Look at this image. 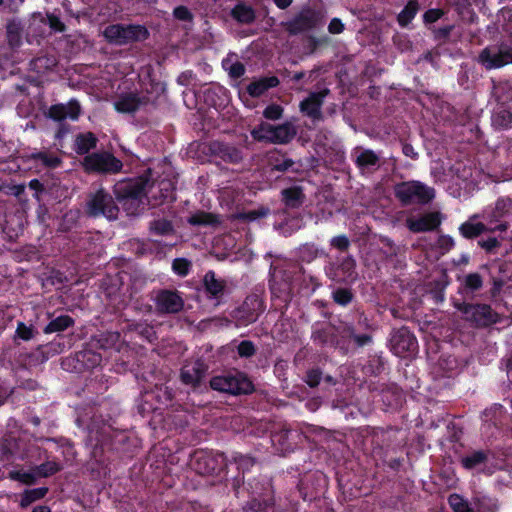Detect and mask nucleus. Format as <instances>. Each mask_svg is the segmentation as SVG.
Returning <instances> with one entry per match:
<instances>
[{"instance_id": "1", "label": "nucleus", "mask_w": 512, "mask_h": 512, "mask_svg": "<svg viewBox=\"0 0 512 512\" xmlns=\"http://www.w3.org/2000/svg\"><path fill=\"white\" fill-rule=\"evenodd\" d=\"M376 325L370 321L365 312L358 311L357 321L342 322L339 326V334L347 347V355L359 349L372 346Z\"/></svg>"}, {"instance_id": "2", "label": "nucleus", "mask_w": 512, "mask_h": 512, "mask_svg": "<svg viewBox=\"0 0 512 512\" xmlns=\"http://www.w3.org/2000/svg\"><path fill=\"white\" fill-rule=\"evenodd\" d=\"M147 178L138 177L120 181L114 186L116 199L122 203L128 215H136L140 211L146 197Z\"/></svg>"}, {"instance_id": "3", "label": "nucleus", "mask_w": 512, "mask_h": 512, "mask_svg": "<svg viewBox=\"0 0 512 512\" xmlns=\"http://www.w3.org/2000/svg\"><path fill=\"white\" fill-rule=\"evenodd\" d=\"M229 461L224 453L198 449L191 457V468L199 475L222 478L226 476Z\"/></svg>"}, {"instance_id": "4", "label": "nucleus", "mask_w": 512, "mask_h": 512, "mask_svg": "<svg viewBox=\"0 0 512 512\" xmlns=\"http://www.w3.org/2000/svg\"><path fill=\"white\" fill-rule=\"evenodd\" d=\"M211 389L230 395H250L255 386L247 374L234 370L211 378Z\"/></svg>"}, {"instance_id": "5", "label": "nucleus", "mask_w": 512, "mask_h": 512, "mask_svg": "<svg viewBox=\"0 0 512 512\" xmlns=\"http://www.w3.org/2000/svg\"><path fill=\"white\" fill-rule=\"evenodd\" d=\"M476 62L486 71L512 64V43L501 40L488 44L478 53Z\"/></svg>"}, {"instance_id": "6", "label": "nucleus", "mask_w": 512, "mask_h": 512, "mask_svg": "<svg viewBox=\"0 0 512 512\" xmlns=\"http://www.w3.org/2000/svg\"><path fill=\"white\" fill-rule=\"evenodd\" d=\"M394 195L402 206L426 205L435 197V190L417 181H403L394 185Z\"/></svg>"}, {"instance_id": "7", "label": "nucleus", "mask_w": 512, "mask_h": 512, "mask_svg": "<svg viewBox=\"0 0 512 512\" xmlns=\"http://www.w3.org/2000/svg\"><path fill=\"white\" fill-rule=\"evenodd\" d=\"M324 273L329 280L337 284H353L358 278L356 260L352 255L338 256L326 262Z\"/></svg>"}, {"instance_id": "8", "label": "nucleus", "mask_w": 512, "mask_h": 512, "mask_svg": "<svg viewBox=\"0 0 512 512\" xmlns=\"http://www.w3.org/2000/svg\"><path fill=\"white\" fill-rule=\"evenodd\" d=\"M296 134L297 129L291 122L280 125L262 122L251 131V135L256 141L274 144H287L293 140Z\"/></svg>"}, {"instance_id": "9", "label": "nucleus", "mask_w": 512, "mask_h": 512, "mask_svg": "<svg viewBox=\"0 0 512 512\" xmlns=\"http://www.w3.org/2000/svg\"><path fill=\"white\" fill-rule=\"evenodd\" d=\"M85 213L92 218L105 217L108 220H115L118 217L119 208L113 196L105 189L100 188L89 194Z\"/></svg>"}, {"instance_id": "10", "label": "nucleus", "mask_w": 512, "mask_h": 512, "mask_svg": "<svg viewBox=\"0 0 512 512\" xmlns=\"http://www.w3.org/2000/svg\"><path fill=\"white\" fill-rule=\"evenodd\" d=\"M81 166L87 174L112 175L122 170L123 163L112 153L100 151L84 156Z\"/></svg>"}, {"instance_id": "11", "label": "nucleus", "mask_w": 512, "mask_h": 512, "mask_svg": "<svg viewBox=\"0 0 512 512\" xmlns=\"http://www.w3.org/2000/svg\"><path fill=\"white\" fill-rule=\"evenodd\" d=\"M266 309L262 293L253 292L246 296L241 305L231 312V317L238 327L255 323Z\"/></svg>"}, {"instance_id": "12", "label": "nucleus", "mask_w": 512, "mask_h": 512, "mask_svg": "<svg viewBox=\"0 0 512 512\" xmlns=\"http://www.w3.org/2000/svg\"><path fill=\"white\" fill-rule=\"evenodd\" d=\"M104 36L109 43L126 45L146 40L149 37V31L143 25L112 24L106 27Z\"/></svg>"}, {"instance_id": "13", "label": "nucleus", "mask_w": 512, "mask_h": 512, "mask_svg": "<svg viewBox=\"0 0 512 512\" xmlns=\"http://www.w3.org/2000/svg\"><path fill=\"white\" fill-rule=\"evenodd\" d=\"M483 218L495 233L506 232L512 222V197H499L492 207L484 211Z\"/></svg>"}, {"instance_id": "14", "label": "nucleus", "mask_w": 512, "mask_h": 512, "mask_svg": "<svg viewBox=\"0 0 512 512\" xmlns=\"http://www.w3.org/2000/svg\"><path fill=\"white\" fill-rule=\"evenodd\" d=\"M457 310L476 327H488L500 321L499 314L489 304L457 303Z\"/></svg>"}, {"instance_id": "15", "label": "nucleus", "mask_w": 512, "mask_h": 512, "mask_svg": "<svg viewBox=\"0 0 512 512\" xmlns=\"http://www.w3.org/2000/svg\"><path fill=\"white\" fill-rule=\"evenodd\" d=\"M311 340L313 344L320 348H333L342 355H347V347L344 346V340L339 334V328L330 323L315 324L312 327Z\"/></svg>"}, {"instance_id": "16", "label": "nucleus", "mask_w": 512, "mask_h": 512, "mask_svg": "<svg viewBox=\"0 0 512 512\" xmlns=\"http://www.w3.org/2000/svg\"><path fill=\"white\" fill-rule=\"evenodd\" d=\"M102 362V354L95 348L89 346V343H85L83 348L77 351L73 357L66 358L62 362V366L65 370H73L81 373L84 371H90L98 367Z\"/></svg>"}, {"instance_id": "17", "label": "nucleus", "mask_w": 512, "mask_h": 512, "mask_svg": "<svg viewBox=\"0 0 512 512\" xmlns=\"http://www.w3.org/2000/svg\"><path fill=\"white\" fill-rule=\"evenodd\" d=\"M322 21L321 14L311 7H304L291 20L283 22L282 26L290 36L316 29Z\"/></svg>"}, {"instance_id": "18", "label": "nucleus", "mask_w": 512, "mask_h": 512, "mask_svg": "<svg viewBox=\"0 0 512 512\" xmlns=\"http://www.w3.org/2000/svg\"><path fill=\"white\" fill-rule=\"evenodd\" d=\"M153 293L152 301L158 315L178 314L183 310L185 302L178 290L163 288Z\"/></svg>"}, {"instance_id": "19", "label": "nucleus", "mask_w": 512, "mask_h": 512, "mask_svg": "<svg viewBox=\"0 0 512 512\" xmlns=\"http://www.w3.org/2000/svg\"><path fill=\"white\" fill-rule=\"evenodd\" d=\"M389 345L391 352L401 358L409 357L418 350L417 338L406 326L392 330Z\"/></svg>"}, {"instance_id": "20", "label": "nucleus", "mask_w": 512, "mask_h": 512, "mask_svg": "<svg viewBox=\"0 0 512 512\" xmlns=\"http://www.w3.org/2000/svg\"><path fill=\"white\" fill-rule=\"evenodd\" d=\"M271 308L282 315L286 312L292 300L291 283L285 279H272L270 281Z\"/></svg>"}, {"instance_id": "21", "label": "nucleus", "mask_w": 512, "mask_h": 512, "mask_svg": "<svg viewBox=\"0 0 512 512\" xmlns=\"http://www.w3.org/2000/svg\"><path fill=\"white\" fill-rule=\"evenodd\" d=\"M460 466L467 471L484 472L487 467L491 451L489 449L468 448L464 453H457Z\"/></svg>"}, {"instance_id": "22", "label": "nucleus", "mask_w": 512, "mask_h": 512, "mask_svg": "<svg viewBox=\"0 0 512 512\" xmlns=\"http://www.w3.org/2000/svg\"><path fill=\"white\" fill-rule=\"evenodd\" d=\"M330 94L328 88H323L320 91L310 92L300 104V112L310 118L313 122H320L323 120L322 106L325 98Z\"/></svg>"}, {"instance_id": "23", "label": "nucleus", "mask_w": 512, "mask_h": 512, "mask_svg": "<svg viewBox=\"0 0 512 512\" xmlns=\"http://www.w3.org/2000/svg\"><path fill=\"white\" fill-rule=\"evenodd\" d=\"M202 285L206 298L213 301L214 306L225 303L224 298L227 293L226 280L217 278L213 270H208L202 278Z\"/></svg>"}, {"instance_id": "24", "label": "nucleus", "mask_w": 512, "mask_h": 512, "mask_svg": "<svg viewBox=\"0 0 512 512\" xmlns=\"http://www.w3.org/2000/svg\"><path fill=\"white\" fill-rule=\"evenodd\" d=\"M24 442L13 436H5L0 441V461L12 464L15 460H26L28 454L24 451Z\"/></svg>"}, {"instance_id": "25", "label": "nucleus", "mask_w": 512, "mask_h": 512, "mask_svg": "<svg viewBox=\"0 0 512 512\" xmlns=\"http://www.w3.org/2000/svg\"><path fill=\"white\" fill-rule=\"evenodd\" d=\"M81 115V105L75 98L70 99L67 103H57L49 107L47 116L56 122L70 119L77 121Z\"/></svg>"}, {"instance_id": "26", "label": "nucleus", "mask_w": 512, "mask_h": 512, "mask_svg": "<svg viewBox=\"0 0 512 512\" xmlns=\"http://www.w3.org/2000/svg\"><path fill=\"white\" fill-rule=\"evenodd\" d=\"M351 158L362 174L373 172L380 166V156L371 149L356 147L351 152Z\"/></svg>"}, {"instance_id": "27", "label": "nucleus", "mask_w": 512, "mask_h": 512, "mask_svg": "<svg viewBox=\"0 0 512 512\" xmlns=\"http://www.w3.org/2000/svg\"><path fill=\"white\" fill-rule=\"evenodd\" d=\"M207 370V365L202 361L197 360L193 364L185 365L182 367L180 372V379L183 384L189 385L193 389H198L203 384Z\"/></svg>"}, {"instance_id": "28", "label": "nucleus", "mask_w": 512, "mask_h": 512, "mask_svg": "<svg viewBox=\"0 0 512 512\" xmlns=\"http://www.w3.org/2000/svg\"><path fill=\"white\" fill-rule=\"evenodd\" d=\"M209 150L213 156L225 163L238 164L243 160L242 150L230 143L213 141L209 145Z\"/></svg>"}, {"instance_id": "29", "label": "nucleus", "mask_w": 512, "mask_h": 512, "mask_svg": "<svg viewBox=\"0 0 512 512\" xmlns=\"http://www.w3.org/2000/svg\"><path fill=\"white\" fill-rule=\"evenodd\" d=\"M148 98L140 97L137 92L121 94L114 102V108L119 113L133 114L140 108L148 106Z\"/></svg>"}, {"instance_id": "30", "label": "nucleus", "mask_w": 512, "mask_h": 512, "mask_svg": "<svg viewBox=\"0 0 512 512\" xmlns=\"http://www.w3.org/2000/svg\"><path fill=\"white\" fill-rule=\"evenodd\" d=\"M478 218L477 214L469 217V219L463 222L459 228V234L467 240L479 239L483 234H494L492 226L488 222H476Z\"/></svg>"}, {"instance_id": "31", "label": "nucleus", "mask_w": 512, "mask_h": 512, "mask_svg": "<svg viewBox=\"0 0 512 512\" xmlns=\"http://www.w3.org/2000/svg\"><path fill=\"white\" fill-rule=\"evenodd\" d=\"M457 279L459 281L458 293L463 298L473 299L484 285V278L479 272H470Z\"/></svg>"}, {"instance_id": "32", "label": "nucleus", "mask_w": 512, "mask_h": 512, "mask_svg": "<svg viewBox=\"0 0 512 512\" xmlns=\"http://www.w3.org/2000/svg\"><path fill=\"white\" fill-rule=\"evenodd\" d=\"M232 490L237 498H257L261 492L260 483L255 479L245 481L243 476L236 475L231 481Z\"/></svg>"}, {"instance_id": "33", "label": "nucleus", "mask_w": 512, "mask_h": 512, "mask_svg": "<svg viewBox=\"0 0 512 512\" xmlns=\"http://www.w3.org/2000/svg\"><path fill=\"white\" fill-rule=\"evenodd\" d=\"M441 224L438 212H428L418 218L407 219V227L414 233L429 232L437 229Z\"/></svg>"}, {"instance_id": "34", "label": "nucleus", "mask_w": 512, "mask_h": 512, "mask_svg": "<svg viewBox=\"0 0 512 512\" xmlns=\"http://www.w3.org/2000/svg\"><path fill=\"white\" fill-rule=\"evenodd\" d=\"M300 437L297 430L283 426L278 431H275L271 435V441L274 445L279 446V449L283 453L293 451L297 442L296 439Z\"/></svg>"}, {"instance_id": "35", "label": "nucleus", "mask_w": 512, "mask_h": 512, "mask_svg": "<svg viewBox=\"0 0 512 512\" xmlns=\"http://www.w3.org/2000/svg\"><path fill=\"white\" fill-rule=\"evenodd\" d=\"M166 86L163 82L148 76L147 81L141 84L140 97L148 98V106L154 109L158 106L159 98L164 94Z\"/></svg>"}, {"instance_id": "36", "label": "nucleus", "mask_w": 512, "mask_h": 512, "mask_svg": "<svg viewBox=\"0 0 512 512\" xmlns=\"http://www.w3.org/2000/svg\"><path fill=\"white\" fill-rule=\"evenodd\" d=\"M281 201L288 209H299L302 207L306 200L304 188L299 185H294L281 190Z\"/></svg>"}, {"instance_id": "37", "label": "nucleus", "mask_w": 512, "mask_h": 512, "mask_svg": "<svg viewBox=\"0 0 512 512\" xmlns=\"http://www.w3.org/2000/svg\"><path fill=\"white\" fill-rule=\"evenodd\" d=\"M294 255L297 261L306 264L312 263L317 258L328 256L323 249L319 248L318 245L313 242L301 244L296 248Z\"/></svg>"}, {"instance_id": "38", "label": "nucleus", "mask_w": 512, "mask_h": 512, "mask_svg": "<svg viewBox=\"0 0 512 512\" xmlns=\"http://www.w3.org/2000/svg\"><path fill=\"white\" fill-rule=\"evenodd\" d=\"M98 142L97 136L91 131L78 133L75 136L73 150L78 155L86 156L91 154L90 151L97 147Z\"/></svg>"}, {"instance_id": "39", "label": "nucleus", "mask_w": 512, "mask_h": 512, "mask_svg": "<svg viewBox=\"0 0 512 512\" xmlns=\"http://www.w3.org/2000/svg\"><path fill=\"white\" fill-rule=\"evenodd\" d=\"M279 84L280 81L276 76L261 77L258 80H255L248 84L246 87V91L251 97L258 98L262 96L265 92H267L269 89L275 88Z\"/></svg>"}, {"instance_id": "40", "label": "nucleus", "mask_w": 512, "mask_h": 512, "mask_svg": "<svg viewBox=\"0 0 512 512\" xmlns=\"http://www.w3.org/2000/svg\"><path fill=\"white\" fill-rule=\"evenodd\" d=\"M120 334L118 332H101L93 335L88 343L89 346L98 350H107L112 348L119 340Z\"/></svg>"}, {"instance_id": "41", "label": "nucleus", "mask_w": 512, "mask_h": 512, "mask_svg": "<svg viewBox=\"0 0 512 512\" xmlns=\"http://www.w3.org/2000/svg\"><path fill=\"white\" fill-rule=\"evenodd\" d=\"M43 459L44 462L34 467V471L38 477L47 478L63 469L62 464L55 459H51L48 452H43Z\"/></svg>"}, {"instance_id": "42", "label": "nucleus", "mask_w": 512, "mask_h": 512, "mask_svg": "<svg viewBox=\"0 0 512 512\" xmlns=\"http://www.w3.org/2000/svg\"><path fill=\"white\" fill-rule=\"evenodd\" d=\"M75 324L74 318L67 314H61L52 318L48 324L43 328L44 334L60 333L73 327Z\"/></svg>"}, {"instance_id": "43", "label": "nucleus", "mask_w": 512, "mask_h": 512, "mask_svg": "<svg viewBox=\"0 0 512 512\" xmlns=\"http://www.w3.org/2000/svg\"><path fill=\"white\" fill-rule=\"evenodd\" d=\"M230 15L240 24H251L256 18L254 9L245 3L236 4L231 9Z\"/></svg>"}, {"instance_id": "44", "label": "nucleus", "mask_w": 512, "mask_h": 512, "mask_svg": "<svg viewBox=\"0 0 512 512\" xmlns=\"http://www.w3.org/2000/svg\"><path fill=\"white\" fill-rule=\"evenodd\" d=\"M268 164L272 171L286 172L294 166V161L280 151L271 152L268 156Z\"/></svg>"}, {"instance_id": "45", "label": "nucleus", "mask_w": 512, "mask_h": 512, "mask_svg": "<svg viewBox=\"0 0 512 512\" xmlns=\"http://www.w3.org/2000/svg\"><path fill=\"white\" fill-rule=\"evenodd\" d=\"M473 503L478 512H497L498 500L495 497L483 493H477L473 497Z\"/></svg>"}, {"instance_id": "46", "label": "nucleus", "mask_w": 512, "mask_h": 512, "mask_svg": "<svg viewBox=\"0 0 512 512\" xmlns=\"http://www.w3.org/2000/svg\"><path fill=\"white\" fill-rule=\"evenodd\" d=\"M331 299L336 305L346 308L355 299V294L351 288L340 286L332 290Z\"/></svg>"}, {"instance_id": "47", "label": "nucleus", "mask_w": 512, "mask_h": 512, "mask_svg": "<svg viewBox=\"0 0 512 512\" xmlns=\"http://www.w3.org/2000/svg\"><path fill=\"white\" fill-rule=\"evenodd\" d=\"M385 364L386 361L381 354H370L363 367V372L369 376H378L384 371Z\"/></svg>"}, {"instance_id": "48", "label": "nucleus", "mask_w": 512, "mask_h": 512, "mask_svg": "<svg viewBox=\"0 0 512 512\" xmlns=\"http://www.w3.org/2000/svg\"><path fill=\"white\" fill-rule=\"evenodd\" d=\"M419 7L418 0H409L397 16L398 24L401 27H407L415 18Z\"/></svg>"}, {"instance_id": "49", "label": "nucleus", "mask_w": 512, "mask_h": 512, "mask_svg": "<svg viewBox=\"0 0 512 512\" xmlns=\"http://www.w3.org/2000/svg\"><path fill=\"white\" fill-rule=\"evenodd\" d=\"M149 231L153 235L168 236L175 232L173 223L166 218H158L150 221Z\"/></svg>"}, {"instance_id": "50", "label": "nucleus", "mask_w": 512, "mask_h": 512, "mask_svg": "<svg viewBox=\"0 0 512 512\" xmlns=\"http://www.w3.org/2000/svg\"><path fill=\"white\" fill-rule=\"evenodd\" d=\"M188 223L192 226H215L220 223L218 216L205 212L198 211L188 218Z\"/></svg>"}, {"instance_id": "51", "label": "nucleus", "mask_w": 512, "mask_h": 512, "mask_svg": "<svg viewBox=\"0 0 512 512\" xmlns=\"http://www.w3.org/2000/svg\"><path fill=\"white\" fill-rule=\"evenodd\" d=\"M503 238L499 239L492 234H488L486 238L480 237L477 240V245L480 249H482L488 255H495L498 253L499 249L502 246Z\"/></svg>"}, {"instance_id": "52", "label": "nucleus", "mask_w": 512, "mask_h": 512, "mask_svg": "<svg viewBox=\"0 0 512 512\" xmlns=\"http://www.w3.org/2000/svg\"><path fill=\"white\" fill-rule=\"evenodd\" d=\"M48 493L47 487H38L33 489H26L21 494L20 506L22 508L28 507L35 501H38L46 496Z\"/></svg>"}, {"instance_id": "53", "label": "nucleus", "mask_w": 512, "mask_h": 512, "mask_svg": "<svg viewBox=\"0 0 512 512\" xmlns=\"http://www.w3.org/2000/svg\"><path fill=\"white\" fill-rule=\"evenodd\" d=\"M448 504L453 512H478L475 511L469 502L458 493H452L449 495Z\"/></svg>"}, {"instance_id": "54", "label": "nucleus", "mask_w": 512, "mask_h": 512, "mask_svg": "<svg viewBox=\"0 0 512 512\" xmlns=\"http://www.w3.org/2000/svg\"><path fill=\"white\" fill-rule=\"evenodd\" d=\"M233 463L236 465V469L238 470L239 476H243L244 474L254 466L255 460L251 456L243 455L241 453H234L232 457Z\"/></svg>"}, {"instance_id": "55", "label": "nucleus", "mask_w": 512, "mask_h": 512, "mask_svg": "<svg viewBox=\"0 0 512 512\" xmlns=\"http://www.w3.org/2000/svg\"><path fill=\"white\" fill-rule=\"evenodd\" d=\"M42 23L48 24L51 32L63 33L66 30V25L62 22L60 17L54 13L47 12L46 17H43L41 13L38 14Z\"/></svg>"}, {"instance_id": "56", "label": "nucleus", "mask_w": 512, "mask_h": 512, "mask_svg": "<svg viewBox=\"0 0 512 512\" xmlns=\"http://www.w3.org/2000/svg\"><path fill=\"white\" fill-rule=\"evenodd\" d=\"M222 67L228 72V75L235 80L241 78L246 72L245 65L242 62H231L228 58L223 59Z\"/></svg>"}, {"instance_id": "57", "label": "nucleus", "mask_w": 512, "mask_h": 512, "mask_svg": "<svg viewBox=\"0 0 512 512\" xmlns=\"http://www.w3.org/2000/svg\"><path fill=\"white\" fill-rule=\"evenodd\" d=\"M31 158L35 161H40L48 168H57L61 164V159L57 155L45 151L33 153Z\"/></svg>"}, {"instance_id": "58", "label": "nucleus", "mask_w": 512, "mask_h": 512, "mask_svg": "<svg viewBox=\"0 0 512 512\" xmlns=\"http://www.w3.org/2000/svg\"><path fill=\"white\" fill-rule=\"evenodd\" d=\"M269 213V208L260 207L254 210L239 212L236 214L235 218L244 222H252L261 218H265Z\"/></svg>"}, {"instance_id": "59", "label": "nucleus", "mask_w": 512, "mask_h": 512, "mask_svg": "<svg viewBox=\"0 0 512 512\" xmlns=\"http://www.w3.org/2000/svg\"><path fill=\"white\" fill-rule=\"evenodd\" d=\"M6 37L11 48L19 47L21 41V28L15 22H9L6 27Z\"/></svg>"}, {"instance_id": "60", "label": "nucleus", "mask_w": 512, "mask_h": 512, "mask_svg": "<svg viewBox=\"0 0 512 512\" xmlns=\"http://www.w3.org/2000/svg\"><path fill=\"white\" fill-rule=\"evenodd\" d=\"M244 510L247 512H276L273 504L266 501H259L257 498L248 500L244 506Z\"/></svg>"}, {"instance_id": "61", "label": "nucleus", "mask_w": 512, "mask_h": 512, "mask_svg": "<svg viewBox=\"0 0 512 512\" xmlns=\"http://www.w3.org/2000/svg\"><path fill=\"white\" fill-rule=\"evenodd\" d=\"M38 330L33 325H26L24 322L17 323L15 336L23 341H30L36 337Z\"/></svg>"}, {"instance_id": "62", "label": "nucleus", "mask_w": 512, "mask_h": 512, "mask_svg": "<svg viewBox=\"0 0 512 512\" xmlns=\"http://www.w3.org/2000/svg\"><path fill=\"white\" fill-rule=\"evenodd\" d=\"M37 475L34 469L32 472H25L19 470H13L9 472V478L15 481H19L26 485H33L37 480Z\"/></svg>"}, {"instance_id": "63", "label": "nucleus", "mask_w": 512, "mask_h": 512, "mask_svg": "<svg viewBox=\"0 0 512 512\" xmlns=\"http://www.w3.org/2000/svg\"><path fill=\"white\" fill-rule=\"evenodd\" d=\"M192 268V263L187 258H175L172 262V270L173 272L180 276V277H186Z\"/></svg>"}, {"instance_id": "64", "label": "nucleus", "mask_w": 512, "mask_h": 512, "mask_svg": "<svg viewBox=\"0 0 512 512\" xmlns=\"http://www.w3.org/2000/svg\"><path fill=\"white\" fill-rule=\"evenodd\" d=\"M323 379V372L319 367L308 369L303 377V381L310 387L316 388Z\"/></svg>"}]
</instances>
